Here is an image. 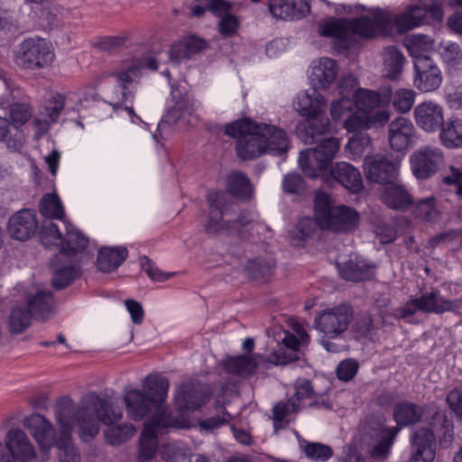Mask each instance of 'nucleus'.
Returning <instances> with one entry per match:
<instances>
[{"label":"nucleus","instance_id":"obj_1","mask_svg":"<svg viewBox=\"0 0 462 462\" xmlns=\"http://www.w3.org/2000/svg\"><path fill=\"white\" fill-rule=\"evenodd\" d=\"M55 419L60 425L56 447L60 462H80L78 449L71 443L73 426L79 428L83 441L88 442L99 432V423L109 424L123 418L122 409L107 395L94 392L84 395L79 405L69 396L61 397L55 405Z\"/></svg>","mask_w":462,"mask_h":462},{"label":"nucleus","instance_id":"obj_2","mask_svg":"<svg viewBox=\"0 0 462 462\" xmlns=\"http://www.w3.org/2000/svg\"><path fill=\"white\" fill-rule=\"evenodd\" d=\"M338 149L337 138H327L315 148L300 152V167L310 178L320 176L328 186L338 183L353 193H357L363 189L359 171L346 162L330 164Z\"/></svg>","mask_w":462,"mask_h":462},{"label":"nucleus","instance_id":"obj_3","mask_svg":"<svg viewBox=\"0 0 462 462\" xmlns=\"http://www.w3.org/2000/svg\"><path fill=\"white\" fill-rule=\"evenodd\" d=\"M225 133L237 139L236 152L243 160L255 159L264 153L282 155L289 148L287 134L273 125L242 119L226 125Z\"/></svg>","mask_w":462,"mask_h":462},{"label":"nucleus","instance_id":"obj_4","mask_svg":"<svg viewBox=\"0 0 462 462\" xmlns=\"http://www.w3.org/2000/svg\"><path fill=\"white\" fill-rule=\"evenodd\" d=\"M389 19L381 11L374 13V18L362 16L350 21L331 18L319 24V34L324 37H332L344 45L350 38L351 33L371 38L377 32L383 30L388 25Z\"/></svg>","mask_w":462,"mask_h":462},{"label":"nucleus","instance_id":"obj_5","mask_svg":"<svg viewBox=\"0 0 462 462\" xmlns=\"http://www.w3.org/2000/svg\"><path fill=\"white\" fill-rule=\"evenodd\" d=\"M430 428L418 429L412 437L413 462H432L435 458V435L441 436L445 440L453 437V421L446 412L437 411L430 420Z\"/></svg>","mask_w":462,"mask_h":462},{"label":"nucleus","instance_id":"obj_6","mask_svg":"<svg viewBox=\"0 0 462 462\" xmlns=\"http://www.w3.org/2000/svg\"><path fill=\"white\" fill-rule=\"evenodd\" d=\"M462 309V299H445L438 289L422 293L419 298L411 299L398 309L401 318L412 316L417 311L442 314L444 312L458 313Z\"/></svg>","mask_w":462,"mask_h":462},{"label":"nucleus","instance_id":"obj_7","mask_svg":"<svg viewBox=\"0 0 462 462\" xmlns=\"http://www.w3.org/2000/svg\"><path fill=\"white\" fill-rule=\"evenodd\" d=\"M352 317L350 305L342 303L322 310L315 319V327L325 337L337 338L347 329Z\"/></svg>","mask_w":462,"mask_h":462},{"label":"nucleus","instance_id":"obj_8","mask_svg":"<svg viewBox=\"0 0 462 462\" xmlns=\"http://www.w3.org/2000/svg\"><path fill=\"white\" fill-rule=\"evenodd\" d=\"M4 445L0 441V462H12L18 458L21 462H28L35 458L36 453L32 443L26 433L20 429L7 431Z\"/></svg>","mask_w":462,"mask_h":462},{"label":"nucleus","instance_id":"obj_9","mask_svg":"<svg viewBox=\"0 0 462 462\" xmlns=\"http://www.w3.org/2000/svg\"><path fill=\"white\" fill-rule=\"evenodd\" d=\"M442 0H420V5H414L395 17V25L400 32H407L410 30L423 24L427 14L434 20H441Z\"/></svg>","mask_w":462,"mask_h":462},{"label":"nucleus","instance_id":"obj_10","mask_svg":"<svg viewBox=\"0 0 462 462\" xmlns=\"http://www.w3.org/2000/svg\"><path fill=\"white\" fill-rule=\"evenodd\" d=\"M176 427L174 420H165L159 417H151L143 424V430L139 439L138 460L150 461L158 449V434L162 430Z\"/></svg>","mask_w":462,"mask_h":462},{"label":"nucleus","instance_id":"obj_11","mask_svg":"<svg viewBox=\"0 0 462 462\" xmlns=\"http://www.w3.org/2000/svg\"><path fill=\"white\" fill-rule=\"evenodd\" d=\"M399 162L383 154L367 156L365 160V173L373 182L381 184L383 188L398 180Z\"/></svg>","mask_w":462,"mask_h":462},{"label":"nucleus","instance_id":"obj_12","mask_svg":"<svg viewBox=\"0 0 462 462\" xmlns=\"http://www.w3.org/2000/svg\"><path fill=\"white\" fill-rule=\"evenodd\" d=\"M414 87L421 92H431L442 83V74L437 63L429 56H417L414 60Z\"/></svg>","mask_w":462,"mask_h":462},{"label":"nucleus","instance_id":"obj_13","mask_svg":"<svg viewBox=\"0 0 462 462\" xmlns=\"http://www.w3.org/2000/svg\"><path fill=\"white\" fill-rule=\"evenodd\" d=\"M208 203L209 207V215L205 231L209 235H218L220 233L227 234V226L230 219L223 220V217L228 214L229 208L233 204H228V195L225 192H209L208 195Z\"/></svg>","mask_w":462,"mask_h":462},{"label":"nucleus","instance_id":"obj_14","mask_svg":"<svg viewBox=\"0 0 462 462\" xmlns=\"http://www.w3.org/2000/svg\"><path fill=\"white\" fill-rule=\"evenodd\" d=\"M443 162V152L438 147L423 146L411 156V171L418 179H428L434 175Z\"/></svg>","mask_w":462,"mask_h":462},{"label":"nucleus","instance_id":"obj_15","mask_svg":"<svg viewBox=\"0 0 462 462\" xmlns=\"http://www.w3.org/2000/svg\"><path fill=\"white\" fill-rule=\"evenodd\" d=\"M110 76L116 79L117 86L121 88V94L119 95L117 91L111 93L109 104L116 108L126 101H132L134 97L135 85L142 76L141 68L138 65H132L126 69L115 70Z\"/></svg>","mask_w":462,"mask_h":462},{"label":"nucleus","instance_id":"obj_16","mask_svg":"<svg viewBox=\"0 0 462 462\" xmlns=\"http://www.w3.org/2000/svg\"><path fill=\"white\" fill-rule=\"evenodd\" d=\"M20 57L23 66L27 69H41L49 66L54 54L51 46L42 39H27L21 44Z\"/></svg>","mask_w":462,"mask_h":462},{"label":"nucleus","instance_id":"obj_17","mask_svg":"<svg viewBox=\"0 0 462 462\" xmlns=\"http://www.w3.org/2000/svg\"><path fill=\"white\" fill-rule=\"evenodd\" d=\"M23 426L39 444L44 457H48L49 450L58 441L52 423L44 416L33 413L24 419Z\"/></svg>","mask_w":462,"mask_h":462},{"label":"nucleus","instance_id":"obj_18","mask_svg":"<svg viewBox=\"0 0 462 462\" xmlns=\"http://www.w3.org/2000/svg\"><path fill=\"white\" fill-rule=\"evenodd\" d=\"M344 127L354 135L350 138L347 147L355 153H361L371 143L369 135L365 133L368 128L367 113L355 109L344 121Z\"/></svg>","mask_w":462,"mask_h":462},{"label":"nucleus","instance_id":"obj_19","mask_svg":"<svg viewBox=\"0 0 462 462\" xmlns=\"http://www.w3.org/2000/svg\"><path fill=\"white\" fill-rule=\"evenodd\" d=\"M143 393L152 401L157 407L155 417L173 420L169 414L164 402L170 387L169 380L159 374H148L142 382Z\"/></svg>","mask_w":462,"mask_h":462},{"label":"nucleus","instance_id":"obj_20","mask_svg":"<svg viewBox=\"0 0 462 462\" xmlns=\"http://www.w3.org/2000/svg\"><path fill=\"white\" fill-rule=\"evenodd\" d=\"M358 224V212L350 207L341 205L335 206L325 217V221H322L319 226L336 233H348L355 230Z\"/></svg>","mask_w":462,"mask_h":462},{"label":"nucleus","instance_id":"obj_21","mask_svg":"<svg viewBox=\"0 0 462 462\" xmlns=\"http://www.w3.org/2000/svg\"><path fill=\"white\" fill-rule=\"evenodd\" d=\"M38 227L33 210L23 208L15 212L8 220L7 232L11 237L25 241L32 237Z\"/></svg>","mask_w":462,"mask_h":462},{"label":"nucleus","instance_id":"obj_22","mask_svg":"<svg viewBox=\"0 0 462 462\" xmlns=\"http://www.w3.org/2000/svg\"><path fill=\"white\" fill-rule=\"evenodd\" d=\"M416 124L424 131L434 133L444 123V109L436 102L425 101L414 108Z\"/></svg>","mask_w":462,"mask_h":462},{"label":"nucleus","instance_id":"obj_23","mask_svg":"<svg viewBox=\"0 0 462 462\" xmlns=\"http://www.w3.org/2000/svg\"><path fill=\"white\" fill-rule=\"evenodd\" d=\"M126 414L134 420H141L145 416L153 412L157 415V407L141 390L131 389L124 395Z\"/></svg>","mask_w":462,"mask_h":462},{"label":"nucleus","instance_id":"obj_24","mask_svg":"<svg viewBox=\"0 0 462 462\" xmlns=\"http://www.w3.org/2000/svg\"><path fill=\"white\" fill-rule=\"evenodd\" d=\"M324 112L308 116L306 121L297 126L296 134L305 144L314 143L319 136L329 132L330 122Z\"/></svg>","mask_w":462,"mask_h":462},{"label":"nucleus","instance_id":"obj_25","mask_svg":"<svg viewBox=\"0 0 462 462\" xmlns=\"http://www.w3.org/2000/svg\"><path fill=\"white\" fill-rule=\"evenodd\" d=\"M272 15L282 20L300 19L310 12L308 0H269Z\"/></svg>","mask_w":462,"mask_h":462},{"label":"nucleus","instance_id":"obj_26","mask_svg":"<svg viewBox=\"0 0 462 462\" xmlns=\"http://www.w3.org/2000/svg\"><path fill=\"white\" fill-rule=\"evenodd\" d=\"M337 269L344 280L354 282L371 280L375 274V265L358 256L337 263Z\"/></svg>","mask_w":462,"mask_h":462},{"label":"nucleus","instance_id":"obj_27","mask_svg":"<svg viewBox=\"0 0 462 462\" xmlns=\"http://www.w3.org/2000/svg\"><path fill=\"white\" fill-rule=\"evenodd\" d=\"M392 100V89L389 88L374 91L366 88H357L354 96L356 109L369 113L378 106L388 105Z\"/></svg>","mask_w":462,"mask_h":462},{"label":"nucleus","instance_id":"obj_28","mask_svg":"<svg viewBox=\"0 0 462 462\" xmlns=\"http://www.w3.org/2000/svg\"><path fill=\"white\" fill-rule=\"evenodd\" d=\"M415 129L412 123L404 117L392 121L388 129V139L391 147L395 151H403L411 143Z\"/></svg>","mask_w":462,"mask_h":462},{"label":"nucleus","instance_id":"obj_29","mask_svg":"<svg viewBox=\"0 0 462 462\" xmlns=\"http://www.w3.org/2000/svg\"><path fill=\"white\" fill-rule=\"evenodd\" d=\"M381 199L388 208L400 211H406L413 203L411 195L398 180L383 188Z\"/></svg>","mask_w":462,"mask_h":462},{"label":"nucleus","instance_id":"obj_30","mask_svg":"<svg viewBox=\"0 0 462 462\" xmlns=\"http://www.w3.org/2000/svg\"><path fill=\"white\" fill-rule=\"evenodd\" d=\"M337 75V66L332 59L324 57L313 62L310 76L314 88H326L331 85Z\"/></svg>","mask_w":462,"mask_h":462},{"label":"nucleus","instance_id":"obj_31","mask_svg":"<svg viewBox=\"0 0 462 462\" xmlns=\"http://www.w3.org/2000/svg\"><path fill=\"white\" fill-rule=\"evenodd\" d=\"M293 107L300 115L308 117L324 111L326 100L318 89L312 87L310 91H301L297 95Z\"/></svg>","mask_w":462,"mask_h":462},{"label":"nucleus","instance_id":"obj_32","mask_svg":"<svg viewBox=\"0 0 462 462\" xmlns=\"http://www.w3.org/2000/svg\"><path fill=\"white\" fill-rule=\"evenodd\" d=\"M206 46V42L200 38L196 36L185 37L170 49V60L179 64L190 59L194 54L204 50Z\"/></svg>","mask_w":462,"mask_h":462},{"label":"nucleus","instance_id":"obj_33","mask_svg":"<svg viewBox=\"0 0 462 462\" xmlns=\"http://www.w3.org/2000/svg\"><path fill=\"white\" fill-rule=\"evenodd\" d=\"M0 107L8 109L11 119L16 124H24L32 116L31 106L26 98H19L12 91L5 97H0Z\"/></svg>","mask_w":462,"mask_h":462},{"label":"nucleus","instance_id":"obj_34","mask_svg":"<svg viewBox=\"0 0 462 462\" xmlns=\"http://www.w3.org/2000/svg\"><path fill=\"white\" fill-rule=\"evenodd\" d=\"M171 97V104L168 107V116L171 120L177 122L183 114H190L194 110L193 104L189 102L184 87L172 86Z\"/></svg>","mask_w":462,"mask_h":462},{"label":"nucleus","instance_id":"obj_35","mask_svg":"<svg viewBox=\"0 0 462 462\" xmlns=\"http://www.w3.org/2000/svg\"><path fill=\"white\" fill-rule=\"evenodd\" d=\"M128 252L125 247H105L98 251L97 268L109 273L120 266L126 259Z\"/></svg>","mask_w":462,"mask_h":462},{"label":"nucleus","instance_id":"obj_36","mask_svg":"<svg viewBox=\"0 0 462 462\" xmlns=\"http://www.w3.org/2000/svg\"><path fill=\"white\" fill-rule=\"evenodd\" d=\"M262 356H238L228 358L225 366L228 373L241 377L252 375L257 369Z\"/></svg>","mask_w":462,"mask_h":462},{"label":"nucleus","instance_id":"obj_37","mask_svg":"<svg viewBox=\"0 0 462 462\" xmlns=\"http://www.w3.org/2000/svg\"><path fill=\"white\" fill-rule=\"evenodd\" d=\"M439 139L448 148L462 147V120L450 117L440 127Z\"/></svg>","mask_w":462,"mask_h":462},{"label":"nucleus","instance_id":"obj_38","mask_svg":"<svg viewBox=\"0 0 462 462\" xmlns=\"http://www.w3.org/2000/svg\"><path fill=\"white\" fill-rule=\"evenodd\" d=\"M422 414L421 406L411 402H401L395 405L393 419L398 426L403 427L417 423Z\"/></svg>","mask_w":462,"mask_h":462},{"label":"nucleus","instance_id":"obj_39","mask_svg":"<svg viewBox=\"0 0 462 462\" xmlns=\"http://www.w3.org/2000/svg\"><path fill=\"white\" fill-rule=\"evenodd\" d=\"M384 420H385L383 417H380L378 419V427L376 430L378 431V437L380 438V440L371 451V455L374 457H385L388 454L394 439L400 431L399 427H393L390 429L385 428L383 424Z\"/></svg>","mask_w":462,"mask_h":462},{"label":"nucleus","instance_id":"obj_40","mask_svg":"<svg viewBox=\"0 0 462 462\" xmlns=\"http://www.w3.org/2000/svg\"><path fill=\"white\" fill-rule=\"evenodd\" d=\"M88 245V239L79 230L66 226L65 236L60 245V252L64 255H73L82 252Z\"/></svg>","mask_w":462,"mask_h":462},{"label":"nucleus","instance_id":"obj_41","mask_svg":"<svg viewBox=\"0 0 462 462\" xmlns=\"http://www.w3.org/2000/svg\"><path fill=\"white\" fill-rule=\"evenodd\" d=\"M194 4H190L189 9L193 17L200 18L206 14V11L210 12L215 16H219L225 14L228 9H231V3L225 0H193Z\"/></svg>","mask_w":462,"mask_h":462},{"label":"nucleus","instance_id":"obj_42","mask_svg":"<svg viewBox=\"0 0 462 462\" xmlns=\"http://www.w3.org/2000/svg\"><path fill=\"white\" fill-rule=\"evenodd\" d=\"M28 310L36 319H45L53 308L52 293L48 290H40L28 300Z\"/></svg>","mask_w":462,"mask_h":462},{"label":"nucleus","instance_id":"obj_43","mask_svg":"<svg viewBox=\"0 0 462 462\" xmlns=\"http://www.w3.org/2000/svg\"><path fill=\"white\" fill-rule=\"evenodd\" d=\"M175 400L180 408L194 410L200 406L202 397L195 383L186 382L176 391Z\"/></svg>","mask_w":462,"mask_h":462},{"label":"nucleus","instance_id":"obj_44","mask_svg":"<svg viewBox=\"0 0 462 462\" xmlns=\"http://www.w3.org/2000/svg\"><path fill=\"white\" fill-rule=\"evenodd\" d=\"M228 191L242 200H249L254 196V189L245 174L234 172L228 176Z\"/></svg>","mask_w":462,"mask_h":462},{"label":"nucleus","instance_id":"obj_45","mask_svg":"<svg viewBox=\"0 0 462 462\" xmlns=\"http://www.w3.org/2000/svg\"><path fill=\"white\" fill-rule=\"evenodd\" d=\"M257 225L250 213L242 211L235 219H230L227 235L245 238L252 235Z\"/></svg>","mask_w":462,"mask_h":462},{"label":"nucleus","instance_id":"obj_46","mask_svg":"<svg viewBox=\"0 0 462 462\" xmlns=\"http://www.w3.org/2000/svg\"><path fill=\"white\" fill-rule=\"evenodd\" d=\"M113 424L114 422L106 424L108 427L104 432L106 442L108 445L120 446L134 437L135 429L132 424L125 423L116 426Z\"/></svg>","mask_w":462,"mask_h":462},{"label":"nucleus","instance_id":"obj_47","mask_svg":"<svg viewBox=\"0 0 462 462\" xmlns=\"http://www.w3.org/2000/svg\"><path fill=\"white\" fill-rule=\"evenodd\" d=\"M384 73L391 79H397L405 62L403 54L394 46H389L383 53Z\"/></svg>","mask_w":462,"mask_h":462},{"label":"nucleus","instance_id":"obj_48","mask_svg":"<svg viewBox=\"0 0 462 462\" xmlns=\"http://www.w3.org/2000/svg\"><path fill=\"white\" fill-rule=\"evenodd\" d=\"M80 275L78 264L69 263L57 267L51 278V285L55 290H62L73 282Z\"/></svg>","mask_w":462,"mask_h":462},{"label":"nucleus","instance_id":"obj_49","mask_svg":"<svg viewBox=\"0 0 462 462\" xmlns=\"http://www.w3.org/2000/svg\"><path fill=\"white\" fill-rule=\"evenodd\" d=\"M33 315L25 307H15L8 317V330L13 335L22 334L31 325Z\"/></svg>","mask_w":462,"mask_h":462},{"label":"nucleus","instance_id":"obj_50","mask_svg":"<svg viewBox=\"0 0 462 462\" xmlns=\"http://www.w3.org/2000/svg\"><path fill=\"white\" fill-rule=\"evenodd\" d=\"M318 221L311 217H302L291 232V243L294 246H302L316 231Z\"/></svg>","mask_w":462,"mask_h":462},{"label":"nucleus","instance_id":"obj_51","mask_svg":"<svg viewBox=\"0 0 462 462\" xmlns=\"http://www.w3.org/2000/svg\"><path fill=\"white\" fill-rule=\"evenodd\" d=\"M0 142H5L13 150H18L23 142L22 132L4 116H0Z\"/></svg>","mask_w":462,"mask_h":462},{"label":"nucleus","instance_id":"obj_52","mask_svg":"<svg viewBox=\"0 0 462 462\" xmlns=\"http://www.w3.org/2000/svg\"><path fill=\"white\" fill-rule=\"evenodd\" d=\"M40 212L46 217L61 219L64 210L59 197L54 193L45 194L40 202Z\"/></svg>","mask_w":462,"mask_h":462},{"label":"nucleus","instance_id":"obj_53","mask_svg":"<svg viewBox=\"0 0 462 462\" xmlns=\"http://www.w3.org/2000/svg\"><path fill=\"white\" fill-rule=\"evenodd\" d=\"M273 264L262 258L249 260L245 267L248 277L254 280L267 279L273 273Z\"/></svg>","mask_w":462,"mask_h":462},{"label":"nucleus","instance_id":"obj_54","mask_svg":"<svg viewBox=\"0 0 462 462\" xmlns=\"http://www.w3.org/2000/svg\"><path fill=\"white\" fill-rule=\"evenodd\" d=\"M188 446L180 441L170 442L162 446V457L166 461L180 462L189 456Z\"/></svg>","mask_w":462,"mask_h":462},{"label":"nucleus","instance_id":"obj_55","mask_svg":"<svg viewBox=\"0 0 462 462\" xmlns=\"http://www.w3.org/2000/svg\"><path fill=\"white\" fill-rule=\"evenodd\" d=\"M416 93L412 89L400 88L394 93L392 92V102L393 107L400 113H407L414 104Z\"/></svg>","mask_w":462,"mask_h":462},{"label":"nucleus","instance_id":"obj_56","mask_svg":"<svg viewBox=\"0 0 462 462\" xmlns=\"http://www.w3.org/2000/svg\"><path fill=\"white\" fill-rule=\"evenodd\" d=\"M435 200L434 197L419 200L412 210L414 217L428 222L435 220L438 217Z\"/></svg>","mask_w":462,"mask_h":462},{"label":"nucleus","instance_id":"obj_57","mask_svg":"<svg viewBox=\"0 0 462 462\" xmlns=\"http://www.w3.org/2000/svg\"><path fill=\"white\" fill-rule=\"evenodd\" d=\"M41 241L45 247L55 245L60 248L62 244V235L56 224L52 221H45L40 232Z\"/></svg>","mask_w":462,"mask_h":462},{"label":"nucleus","instance_id":"obj_58","mask_svg":"<svg viewBox=\"0 0 462 462\" xmlns=\"http://www.w3.org/2000/svg\"><path fill=\"white\" fill-rule=\"evenodd\" d=\"M216 411V414L199 422V425L201 429L206 430H213L230 421L232 416L222 405L217 406Z\"/></svg>","mask_w":462,"mask_h":462},{"label":"nucleus","instance_id":"obj_59","mask_svg":"<svg viewBox=\"0 0 462 462\" xmlns=\"http://www.w3.org/2000/svg\"><path fill=\"white\" fill-rule=\"evenodd\" d=\"M335 206H331L329 196L321 190L315 191L314 198V211H315V218L318 221L319 225L325 221V217L328 215L331 209L334 208Z\"/></svg>","mask_w":462,"mask_h":462},{"label":"nucleus","instance_id":"obj_60","mask_svg":"<svg viewBox=\"0 0 462 462\" xmlns=\"http://www.w3.org/2000/svg\"><path fill=\"white\" fill-rule=\"evenodd\" d=\"M356 109L354 100L347 97H341L330 106V115L334 120H344Z\"/></svg>","mask_w":462,"mask_h":462},{"label":"nucleus","instance_id":"obj_61","mask_svg":"<svg viewBox=\"0 0 462 462\" xmlns=\"http://www.w3.org/2000/svg\"><path fill=\"white\" fill-rule=\"evenodd\" d=\"M295 393L291 399L297 403L301 409V402L305 399H311L315 394L313 387L310 380L306 378H299L294 383Z\"/></svg>","mask_w":462,"mask_h":462},{"label":"nucleus","instance_id":"obj_62","mask_svg":"<svg viewBox=\"0 0 462 462\" xmlns=\"http://www.w3.org/2000/svg\"><path fill=\"white\" fill-rule=\"evenodd\" d=\"M231 9H228L225 14L219 15L220 18L217 28L219 33L224 37L234 36L238 30L239 22L236 15L229 14Z\"/></svg>","mask_w":462,"mask_h":462},{"label":"nucleus","instance_id":"obj_63","mask_svg":"<svg viewBox=\"0 0 462 462\" xmlns=\"http://www.w3.org/2000/svg\"><path fill=\"white\" fill-rule=\"evenodd\" d=\"M304 451L308 457L316 461H326L333 455L330 447L316 442L307 444Z\"/></svg>","mask_w":462,"mask_h":462},{"label":"nucleus","instance_id":"obj_64","mask_svg":"<svg viewBox=\"0 0 462 462\" xmlns=\"http://www.w3.org/2000/svg\"><path fill=\"white\" fill-rule=\"evenodd\" d=\"M300 408L291 398L283 402H280L273 408L274 427L277 428V422H282L286 416L291 413L298 412Z\"/></svg>","mask_w":462,"mask_h":462}]
</instances>
